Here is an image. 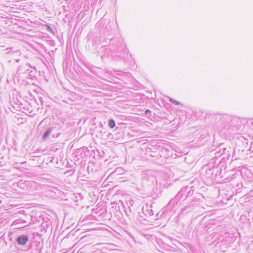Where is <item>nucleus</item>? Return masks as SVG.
I'll list each match as a JSON object with an SVG mask.
<instances>
[{"instance_id": "obj_26", "label": "nucleus", "mask_w": 253, "mask_h": 253, "mask_svg": "<svg viewBox=\"0 0 253 253\" xmlns=\"http://www.w3.org/2000/svg\"><path fill=\"white\" fill-rule=\"evenodd\" d=\"M34 72H35L33 71L32 70H30L29 69V71L26 72V73L28 74H29L30 76L34 77L35 76V73Z\"/></svg>"}, {"instance_id": "obj_33", "label": "nucleus", "mask_w": 253, "mask_h": 253, "mask_svg": "<svg viewBox=\"0 0 253 253\" xmlns=\"http://www.w3.org/2000/svg\"><path fill=\"white\" fill-rule=\"evenodd\" d=\"M14 59V61L16 62H18L19 61V59L17 58H16Z\"/></svg>"}, {"instance_id": "obj_32", "label": "nucleus", "mask_w": 253, "mask_h": 253, "mask_svg": "<svg viewBox=\"0 0 253 253\" xmlns=\"http://www.w3.org/2000/svg\"><path fill=\"white\" fill-rule=\"evenodd\" d=\"M129 204L130 205V206H133V201L132 200L129 201Z\"/></svg>"}, {"instance_id": "obj_40", "label": "nucleus", "mask_w": 253, "mask_h": 253, "mask_svg": "<svg viewBox=\"0 0 253 253\" xmlns=\"http://www.w3.org/2000/svg\"><path fill=\"white\" fill-rule=\"evenodd\" d=\"M91 171L92 172L93 171V169H91Z\"/></svg>"}, {"instance_id": "obj_8", "label": "nucleus", "mask_w": 253, "mask_h": 253, "mask_svg": "<svg viewBox=\"0 0 253 253\" xmlns=\"http://www.w3.org/2000/svg\"><path fill=\"white\" fill-rule=\"evenodd\" d=\"M42 220L43 221L41 223V231L46 232L47 229L49 228L51 229L52 221L48 218H46L45 219H43Z\"/></svg>"}, {"instance_id": "obj_25", "label": "nucleus", "mask_w": 253, "mask_h": 253, "mask_svg": "<svg viewBox=\"0 0 253 253\" xmlns=\"http://www.w3.org/2000/svg\"><path fill=\"white\" fill-rule=\"evenodd\" d=\"M46 27V30L49 32H50V33H53V34L54 33L53 31V28L51 26H50L49 25H47Z\"/></svg>"}, {"instance_id": "obj_38", "label": "nucleus", "mask_w": 253, "mask_h": 253, "mask_svg": "<svg viewBox=\"0 0 253 253\" xmlns=\"http://www.w3.org/2000/svg\"><path fill=\"white\" fill-rule=\"evenodd\" d=\"M7 62H8V63H10V62H11V60H8V61H7Z\"/></svg>"}, {"instance_id": "obj_31", "label": "nucleus", "mask_w": 253, "mask_h": 253, "mask_svg": "<svg viewBox=\"0 0 253 253\" xmlns=\"http://www.w3.org/2000/svg\"><path fill=\"white\" fill-rule=\"evenodd\" d=\"M59 135H60V133H57V134H56V136H54V134H53V135H52V137H53V138H54V137H58V136H59Z\"/></svg>"}, {"instance_id": "obj_36", "label": "nucleus", "mask_w": 253, "mask_h": 253, "mask_svg": "<svg viewBox=\"0 0 253 253\" xmlns=\"http://www.w3.org/2000/svg\"><path fill=\"white\" fill-rule=\"evenodd\" d=\"M156 216L157 217V218H156V219H158V218H159V213H158L156 214Z\"/></svg>"}, {"instance_id": "obj_4", "label": "nucleus", "mask_w": 253, "mask_h": 253, "mask_svg": "<svg viewBox=\"0 0 253 253\" xmlns=\"http://www.w3.org/2000/svg\"><path fill=\"white\" fill-rule=\"evenodd\" d=\"M202 169L203 170L205 171L204 176L206 178L212 180L216 176V173H214V171L216 170V168L215 169L212 165L205 166Z\"/></svg>"}, {"instance_id": "obj_34", "label": "nucleus", "mask_w": 253, "mask_h": 253, "mask_svg": "<svg viewBox=\"0 0 253 253\" xmlns=\"http://www.w3.org/2000/svg\"><path fill=\"white\" fill-rule=\"evenodd\" d=\"M90 166H88L87 167V170H88V172H89V173L90 172L89 170H90Z\"/></svg>"}, {"instance_id": "obj_10", "label": "nucleus", "mask_w": 253, "mask_h": 253, "mask_svg": "<svg viewBox=\"0 0 253 253\" xmlns=\"http://www.w3.org/2000/svg\"><path fill=\"white\" fill-rule=\"evenodd\" d=\"M30 66L29 63L26 64L25 65H20L17 69V73L19 74L26 73V72L29 71V69H27V67H29Z\"/></svg>"}, {"instance_id": "obj_27", "label": "nucleus", "mask_w": 253, "mask_h": 253, "mask_svg": "<svg viewBox=\"0 0 253 253\" xmlns=\"http://www.w3.org/2000/svg\"><path fill=\"white\" fill-rule=\"evenodd\" d=\"M83 152H84V156H88L89 155V151L88 149L86 151H83Z\"/></svg>"}, {"instance_id": "obj_23", "label": "nucleus", "mask_w": 253, "mask_h": 253, "mask_svg": "<svg viewBox=\"0 0 253 253\" xmlns=\"http://www.w3.org/2000/svg\"><path fill=\"white\" fill-rule=\"evenodd\" d=\"M32 247V245H31L28 249L27 250L28 251L30 252V253H38V250L37 249H36L35 250H31V248Z\"/></svg>"}, {"instance_id": "obj_2", "label": "nucleus", "mask_w": 253, "mask_h": 253, "mask_svg": "<svg viewBox=\"0 0 253 253\" xmlns=\"http://www.w3.org/2000/svg\"><path fill=\"white\" fill-rule=\"evenodd\" d=\"M142 186L149 190H153L157 184V179L150 171H144L141 175Z\"/></svg>"}, {"instance_id": "obj_22", "label": "nucleus", "mask_w": 253, "mask_h": 253, "mask_svg": "<svg viewBox=\"0 0 253 253\" xmlns=\"http://www.w3.org/2000/svg\"><path fill=\"white\" fill-rule=\"evenodd\" d=\"M191 209V208L190 206L187 205V206H185L183 208H182L181 209V212L183 213L185 211L187 212V211H188Z\"/></svg>"}, {"instance_id": "obj_24", "label": "nucleus", "mask_w": 253, "mask_h": 253, "mask_svg": "<svg viewBox=\"0 0 253 253\" xmlns=\"http://www.w3.org/2000/svg\"><path fill=\"white\" fill-rule=\"evenodd\" d=\"M169 101L175 105H179L180 103L176 100H174L172 98H169Z\"/></svg>"}, {"instance_id": "obj_1", "label": "nucleus", "mask_w": 253, "mask_h": 253, "mask_svg": "<svg viewBox=\"0 0 253 253\" xmlns=\"http://www.w3.org/2000/svg\"><path fill=\"white\" fill-rule=\"evenodd\" d=\"M215 119L218 126L226 129L229 133L236 132L240 126L239 119L231 116L219 114L216 115Z\"/></svg>"}, {"instance_id": "obj_18", "label": "nucleus", "mask_w": 253, "mask_h": 253, "mask_svg": "<svg viewBox=\"0 0 253 253\" xmlns=\"http://www.w3.org/2000/svg\"><path fill=\"white\" fill-rule=\"evenodd\" d=\"M182 198L181 196L179 195V193H178L173 199H172V200L174 201V206L177 205L179 201Z\"/></svg>"}, {"instance_id": "obj_29", "label": "nucleus", "mask_w": 253, "mask_h": 253, "mask_svg": "<svg viewBox=\"0 0 253 253\" xmlns=\"http://www.w3.org/2000/svg\"><path fill=\"white\" fill-rule=\"evenodd\" d=\"M87 149H88L87 147L84 146L81 149H80V151H82L83 152V151H86Z\"/></svg>"}, {"instance_id": "obj_19", "label": "nucleus", "mask_w": 253, "mask_h": 253, "mask_svg": "<svg viewBox=\"0 0 253 253\" xmlns=\"http://www.w3.org/2000/svg\"><path fill=\"white\" fill-rule=\"evenodd\" d=\"M174 201L175 200H172V199H171L167 205V208H170L171 210L172 207H174Z\"/></svg>"}, {"instance_id": "obj_28", "label": "nucleus", "mask_w": 253, "mask_h": 253, "mask_svg": "<svg viewBox=\"0 0 253 253\" xmlns=\"http://www.w3.org/2000/svg\"><path fill=\"white\" fill-rule=\"evenodd\" d=\"M215 157L216 158V157H220L221 156L222 157V155L220 154L219 153H218L217 152H216L215 151Z\"/></svg>"}, {"instance_id": "obj_9", "label": "nucleus", "mask_w": 253, "mask_h": 253, "mask_svg": "<svg viewBox=\"0 0 253 253\" xmlns=\"http://www.w3.org/2000/svg\"><path fill=\"white\" fill-rule=\"evenodd\" d=\"M28 223V221H26L25 219H22V218H19L16 220H15L13 223L15 225H18L19 224V226L17 227V228H22L27 226V224Z\"/></svg>"}, {"instance_id": "obj_11", "label": "nucleus", "mask_w": 253, "mask_h": 253, "mask_svg": "<svg viewBox=\"0 0 253 253\" xmlns=\"http://www.w3.org/2000/svg\"><path fill=\"white\" fill-rule=\"evenodd\" d=\"M120 44V42H117L116 46L110 47V48H107L106 49H109L112 51L111 55L115 53H120L122 48L121 47H118Z\"/></svg>"}, {"instance_id": "obj_30", "label": "nucleus", "mask_w": 253, "mask_h": 253, "mask_svg": "<svg viewBox=\"0 0 253 253\" xmlns=\"http://www.w3.org/2000/svg\"><path fill=\"white\" fill-rule=\"evenodd\" d=\"M2 159H3V158L1 157L0 159V160H1ZM3 165H4L3 162H2L1 161H0V167L3 166Z\"/></svg>"}, {"instance_id": "obj_12", "label": "nucleus", "mask_w": 253, "mask_h": 253, "mask_svg": "<svg viewBox=\"0 0 253 253\" xmlns=\"http://www.w3.org/2000/svg\"><path fill=\"white\" fill-rule=\"evenodd\" d=\"M222 153L221 154L222 155V159H227L230 160L231 158V155L229 153V151L227 150L226 148H225L224 149H222Z\"/></svg>"}, {"instance_id": "obj_7", "label": "nucleus", "mask_w": 253, "mask_h": 253, "mask_svg": "<svg viewBox=\"0 0 253 253\" xmlns=\"http://www.w3.org/2000/svg\"><path fill=\"white\" fill-rule=\"evenodd\" d=\"M142 213L144 216L140 215L141 217L146 219V217H151L154 214L153 211L152 210V207L147 205L142 208Z\"/></svg>"}, {"instance_id": "obj_39", "label": "nucleus", "mask_w": 253, "mask_h": 253, "mask_svg": "<svg viewBox=\"0 0 253 253\" xmlns=\"http://www.w3.org/2000/svg\"><path fill=\"white\" fill-rule=\"evenodd\" d=\"M183 197H184V198H185V195H183Z\"/></svg>"}, {"instance_id": "obj_3", "label": "nucleus", "mask_w": 253, "mask_h": 253, "mask_svg": "<svg viewBox=\"0 0 253 253\" xmlns=\"http://www.w3.org/2000/svg\"><path fill=\"white\" fill-rule=\"evenodd\" d=\"M94 133L96 137L106 140L110 138V136H112V134L108 132L106 128L103 127V124L100 123L98 127H96L94 129Z\"/></svg>"}, {"instance_id": "obj_15", "label": "nucleus", "mask_w": 253, "mask_h": 253, "mask_svg": "<svg viewBox=\"0 0 253 253\" xmlns=\"http://www.w3.org/2000/svg\"><path fill=\"white\" fill-rule=\"evenodd\" d=\"M190 203L192 205H196L197 204V201L196 200V196L195 193L193 194V195L189 198V200H188L186 202H185V203Z\"/></svg>"}, {"instance_id": "obj_16", "label": "nucleus", "mask_w": 253, "mask_h": 253, "mask_svg": "<svg viewBox=\"0 0 253 253\" xmlns=\"http://www.w3.org/2000/svg\"><path fill=\"white\" fill-rule=\"evenodd\" d=\"M195 194L196 196V200L197 203H199L202 200V199L203 198V195L197 192H195Z\"/></svg>"}, {"instance_id": "obj_17", "label": "nucleus", "mask_w": 253, "mask_h": 253, "mask_svg": "<svg viewBox=\"0 0 253 253\" xmlns=\"http://www.w3.org/2000/svg\"><path fill=\"white\" fill-rule=\"evenodd\" d=\"M108 125L111 128H113L116 126V123L113 119H110L108 120Z\"/></svg>"}, {"instance_id": "obj_6", "label": "nucleus", "mask_w": 253, "mask_h": 253, "mask_svg": "<svg viewBox=\"0 0 253 253\" xmlns=\"http://www.w3.org/2000/svg\"><path fill=\"white\" fill-rule=\"evenodd\" d=\"M29 237L27 234H21L17 236L15 238V242L14 246L15 247L20 246L23 247L27 244L28 242Z\"/></svg>"}, {"instance_id": "obj_5", "label": "nucleus", "mask_w": 253, "mask_h": 253, "mask_svg": "<svg viewBox=\"0 0 253 253\" xmlns=\"http://www.w3.org/2000/svg\"><path fill=\"white\" fill-rule=\"evenodd\" d=\"M194 193L195 191L192 189V187L188 186L181 188L179 192V195H180L182 198H183V195H185V198L183 199V202H186L189 200V198H190Z\"/></svg>"}, {"instance_id": "obj_37", "label": "nucleus", "mask_w": 253, "mask_h": 253, "mask_svg": "<svg viewBox=\"0 0 253 253\" xmlns=\"http://www.w3.org/2000/svg\"><path fill=\"white\" fill-rule=\"evenodd\" d=\"M250 149L253 152V147H251Z\"/></svg>"}, {"instance_id": "obj_13", "label": "nucleus", "mask_w": 253, "mask_h": 253, "mask_svg": "<svg viewBox=\"0 0 253 253\" xmlns=\"http://www.w3.org/2000/svg\"><path fill=\"white\" fill-rule=\"evenodd\" d=\"M6 54H9V55L11 56V57L12 59H15L17 58V57L21 55V51L20 50H16L13 51H7L6 52Z\"/></svg>"}, {"instance_id": "obj_21", "label": "nucleus", "mask_w": 253, "mask_h": 253, "mask_svg": "<svg viewBox=\"0 0 253 253\" xmlns=\"http://www.w3.org/2000/svg\"><path fill=\"white\" fill-rule=\"evenodd\" d=\"M144 115L148 118L152 116V112L149 109H146L144 111Z\"/></svg>"}, {"instance_id": "obj_20", "label": "nucleus", "mask_w": 253, "mask_h": 253, "mask_svg": "<svg viewBox=\"0 0 253 253\" xmlns=\"http://www.w3.org/2000/svg\"><path fill=\"white\" fill-rule=\"evenodd\" d=\"M224 147H223V144H220L218 148H216L214 150V151L217 152L220 154H221L222 153V149H224Z\"/></svg>"}, {"instance_id": "obj_14", "label": "nucleus", "mask_w": 253, "mask_h": 253, "mask_svg": "<svg viewBox=\"0 0 253 253\" xmlns=\"http://www.w3.org/2000/svg\"><path fill=\"white\" fill-rule=\"evenodd\" d=\"M53 128L52 127H47L42 136V139L45 140L47 137L51 133Z\"/></svg>"}, {"instance_id": "obj_35", "label": "nucleus", "mask_w": 253, "mask_h": 253, "mask_svg": "<svg viewBox=\"0 0 253 253\" xmlns=\"http://www.w3.org/2000/svg\"><path fill=\"white\" fill-rule=\"evenodd\" d=\"M81 151V154L82 155V157H84V152H83L82 151Z\"/></svg>"}]
</instances>
